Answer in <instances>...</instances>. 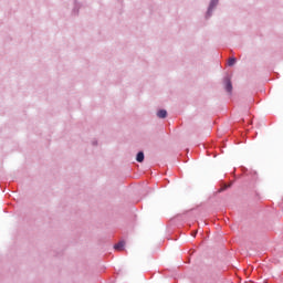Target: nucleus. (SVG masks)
I'll use <instances>...</instances> for the list:
<instances>
[{"instance_id":"423d86ee","label":"nucleus","mask_w":283,"mask_h":283,"mask_svg":"<svg viewBox=\"0 0 283 283\" xmlns=\"http://www.w3.org/2000/svg\"><path fill=\"white\" fill-rule=\"evenodd\" d=\"M216 3H218V0H212L211 3H210V10L211 8H213V6H216Z\"/></svg>"},{"instance_id":"f03ea898","label":"nucleus","mask_w":283,"mask_h":283,"mask_svg":"<svg viewBox=\"0 0 283 283\" xmlns=\"http://www.w3.org/2000/svg\"><path fill=\"white\" fill-rule=\"evenodd\" d=\"M124 247H125V241H120L114 245V249H116V251H123Z\"/></svg>"},{"instance_id":"f257e3e1","label":"nucleus","mask_w":283,"mask_h":283,"mask_svg":"<svg viewBox=\"0 0 283 283\" xmlns=\"http://www.w3.org/2000/svg\"><path fill=\"white\" fill-rule=\"evenodd\" d=\"M233 91V85L231 84V80L227 78L226 80V92H228L229 94H231V92Z\"/></svg>"},{"instance_id":"6e6552de","label":"nucleus","mask_w":283,"mask_h":283,"mask_svg":"<svg viewBox=\"0 0 283 283\" xmlns=\"http://www.w3.org/2000/svg\"><path fill=\"white\" fill-rule=\"evenodd\" d=\"M192 235L196 237V232H192Z\"/></svg>"},{"instance_id":"39448f33","label":"nucleus","mask_w":283,"mask_h":283,"mask_svg":"<svg viewBox=\"0 0 283 283\" xmlns=\"http://www.w3.org/2000/svg\"><path fill=\"white\" fill-rule=\"evenodd\" d=\"M235 57H230L229 61H228V65L231 67L233 65H235Z\"/></svg>"},{"instance_id":"20e7f679","label":"nucleus","mask_w":283,"mask_h":283,"mask_svg":"<svg viewBox=\"0 0 283 283\" xmlns=\"http://www.w3.org/2000/svg\"><path fill=\"white\" fill-rule=\"evenodd\" d=\"M158 118H167V112L165 109H160L157 112Z\"/></svg>"},{"instance_id":"0eeeda50","label":"nucleus","mask_w":283,"mask_h":283,"mask_svg":"<svg viewBox=\"0 0 283 283\" xmlns=\"http://www.w3.org/2000/svg\"><path fill=\"white\" fill-rule=\"evenodd\" d=\"M192 235L196 237V232H192Z\"/></svg>"},{"instance_id":"7ed1b4c3","label":"nucleus","mask_w":283,"mask_h":283,"mask_svg":"<svg viewBox=\"0 0 283 283\" xmlns=\"http://www.w3.org/2000/svg\"><path fill=\"white\" fill-rule=\"evenodd\" d=\"M137 163H143L145 160V154L143 151H139L136 157Z\"/></svg>"}]
</instances>
